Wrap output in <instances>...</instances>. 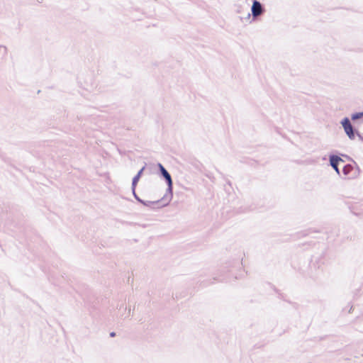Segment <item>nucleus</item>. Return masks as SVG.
Segmentation results:
<instances>
[{
  "label": "nucleus",
  "mask_w": 363,
  "mask_h": 363,
  "mask_svg": "<svg viewBox=\"0 0 363 363\" xmlns=\"http://www.w3.org/2000/svg\"><path fill=\"white\" fill-rule=\"evenodd\" d=\"M342 126L344 128V130L346 133V134L348 135V137L350 138V139H354V132H353V128H352V126L350 123V121L348 118H345L342 121Z\"/></svg>",
  "instance_id": "1"
},
{
  "label": "nucleus",
  "mask_w": 363,
  "mask_h": 363,
  "mask_svg": "<svg viewBox=\"0 0 363 363\" xmlns=\"http://www.w3.org/2000/svg\"><path fill=\"white\" fill-rule=\"evenodd\" d=\"M252 13L253 16L256 17L262 14V7L261 4L257 1H255L253 2L252 6Z\"/></svg>",
  "instance_id": "2"
},
{
  "label": "nucleus",
  "mask_w": 363,
  "mask_h": 363,
  "mask_svg": "<svg viewBox=\"0 0 363 363\" xmlns=\"http://www.w3.org/2000/svg\"><path fill=\"white\" fill-rule=\"evenodd\" d=\"M331 166L339 174L338 164L340 162H343V160L338 156H331L330 158Z\"/></svg>",
  "instance_id": "3"
},
{
  "label": "nucleus",
  "mask_w": 363,
  "mask_h": 363,
  "mask_svg": "<svg viewBox=\"0 0 363 363\" xmlns=\"http://www.w3.org/2000/svg\"><path fill=\"white\" fill-rule=\"evenodd\" d=\"M160 171L162 174V175L164 177V178L167 179L169 186L172 185V179L170 174L167 172V171L164 168V167L162 164H159Z\"/></svg>",
  "instance_id": "4"
},
{
  "label": "nucleus",
  "mask_w": 363,
  "mask_h": 363,
  "mask_svg": "<svg viewBox=\"0 0 363 363\" xmlns=\"http://www.w3.org/2000/svg\"><path fill=\"white\" fill-rule=\"evenodd\" d=\"M143 169H144V168H142L140 170V172L138 173V174L133 178V184H135L138 182V181L139 180Z\"/></svg>",
  "instance_id": "5"
},
{
  "label": "nucleus",
  "mask_w": 363,
  "mask_h": 363,
  "mask_svg": "<svg viewBox=\"0 0 363 363\" xmlns=\"http://www.w3.org/2000/svg\"><path fill=\"white\" fill-rule=\"evenodd\" d=\"M363 116V113H357L352 116V120H356L362 118Z\"/></svg>",
  "instance_id": "6"
},
{
  "label": "nucleus",
  "mask_w": 363,
  "mask_h": 363,
  "mask_svg": "<svg viewBox=\"0 0 363 363\" xmlns=\"http://www.w3.org/2000/svg\"><path fill=\"white\" fill-rule=\"evenodd\" d=\"M115 335H116L115 333H111V337H114Z\"/></svg>",
  "instance_id": "7"
}]
</instances>
